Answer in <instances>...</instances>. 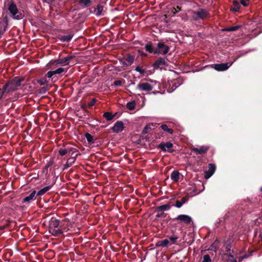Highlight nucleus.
Here are the masks:
<instances>
[{
    "instance_id": "nucleus-1",
    "label": "nucleus",
    "mask_w": 262,
    "mask_h": 262,
    "mask_svg": "<svg viewBox=\"0 0 262 262\" xmlns=\"http://www.w3.org/2000/svg\"><path fill=\"white\" fill-rule=\"evenodd\" d=\"M144 49L146 51L154 54H162L165 55L169 51V47L163 41H159L154 47L151 41H148L145 45Z\"/></svg>"
},
{
    "instance_id": "nucleus-2",
    "label": "nucleus",
    "mask_w": 262,
    "mask_h": 262,
    "mask_svg": "<svg viewBox=\"0 0 262 262\" xmlns=\"http://www.w3.org/2000/svg\"><path fill=\"white\" fill-rule=\"evenodd\" d=\"M25 80L23 77L16 76L12 79L8 80L5 84L3 86L4 92L7 91V92L11 93L18 90V87L21 85V82Z\"/></svg>"
},
{
    "instance_id": "nucleus-3",
    "label": "nucleus",
    "mask_w": 262,
    "mask_h": 262,
    "mask_svg": "<svg viewBox=\"0 0 262 262\" xmlns=\"http://www.w3.org/2000/svg\"><path fill=\"white\" fill-rule=\"evenodd\" d=\"M7 9L10 13V16L13 19L20 20L24 17V13L18 9L13 0L9 1Z\"/></svg>"
},
{
    "instance_id": "nucleus-4",
    "label": "nucleus",
    "mask_w": 262,
    "mask_h": 262,
    "mask_svg": "<svg viewBox=\"0 0 262 262\" xmlns=\"http://www.w3.org/2000/svg\"><path fill=\"white\" fill-rule=\"evenodd\" d=\"M192 14L194 20H203L209 16V13L205 9L200 8L198 11H192Z\"/></svg>"
},
{
    "instance_id": "nucleus-5",
    "label": "nucleus",
    "mask_w": 262,
    "mask_h": 262,
    "mask_svg": "<svg viewBox=\"0 0 262 262\" xmlns=\"http://www.w3.org/2000/svg\"><path fill=\"white\" fill-rule=\"evenodd\" d=\"M168 59L166 57H159L153 63L154 69H162L164 66H168Z\"/></svg>"
},
{
    "instance_id": "nucleus-6",
    "label": "nucleus",
    "mask_w": 262,
    "mask_h": 262,
    "mask_svg": "<svg viewBox=\"0 0 262 262\" xmlns=\"http://www.w3.org/2000/svg\"><path fill=\"white\" fill-rule=\"evenodd\" d=\"M137 89L149 93L153 89V86L148 82H140L137 86Z\"/></svg>"
},
{
    "instance_id": "nucleus-7",
    "label": "nucleus",
    "mask_w": 262,
    "mask_h": 262,
    "mask_svg": "<svg viewBox=\"0 0 262 262\" xmlns=\"http://www.w3.org/2000/svg\"><path fill=\"white\" fill-rule=\"evenodd\" d=\"M172 147L173 144L170 142H167L166 143L161 142L157 146V148L160 149L163 151H168L170 153L174 151L173 149H171Z\"/></svg>"
},
{
    "instance_id": "nucleus-8",
    "label": "nucleus",
    "mask_w": 262,
    "mask_h": 262,
    "mask_svg": "<svg viewBox=\"0 0 262 262\" xmlns=\"http://www.w3.org/2000/svg\"><path fill=\"white\" fill-rule=\"evenodd\" d=\"M173 220H179L181 223L189 225L192 222V218L186 214H180L177 217L173 219Z\"/></svg>"
},
{
    "instance_id": "nucleus-9",
    "label": "nucleus",
    "mask_w": 262,
    "mask_h": 262,
    "mask_svg": "<svg viewBox=\"0 0 262 262\" xmlns=\"http://www.w3.org/2000/svg\"><path fill=\"white\" fill-rule=\"evenodd\" d=\"M231 63H221L213 64L214 69L217 71H224L227 70L232 64Z\"/></svg>"
},
{
    "instance_id": "nucleus-10",
    "label": "nucleus",
    "mask_w": 262,
    "mask_h": 262,
    "mask_svg": "<svg viewBox=\"0 0 262 262\" xmlns=\"http://www.w3.org/2000/svg\"><path fill=\"white\" fill-rule=\"evenodd\" d=\"M124 123L121 121H117L114 125L111 128L112 130L115 133H119L124 129Z\"/></svg>"
},
{
    "instance_id": "nucleus-11",
    "label": "nucleus",
    "mask_w": 262,
    "mask_h": 262,
    "mask_svg": "<svg viewBox=\"0 0 262 262\" xmlns=\"http://www.w3.org/2000/svg\"><path fill=\"white\" fill-rule=\"evenodd\" d=\"M135 56L128 53L125 55L123 58L122 63L123 65L128 66H130L134 61Z\"/></svg>"
},
{
    "instance_id": "nucleus-12",
    "label": "nucleus",
    "mask_w": 262,
    "mask_h": 262,
    "mask_svg": "<svg viewBox=\"0 0 262 262\" xmlns=\"http://www.w3.org/2000/svg\"><path fill=\"white\" fill-rule=\"evenodd\" d=\"M216 169V166L214 164H208V170L205 171L204 177L206 179L210 178L214 173Z\"/></svg>"
},
{
    "instance_id": "nucleus-13",
    "label": "nucleus",
    "mask_w": 262,
    "mask_h": 262,
    "mask_svg": "<svg viewBox=\"0 0 262 262\" xmlns=\"http://www.w3.org/2000/svg\"><path fill=\"white\" fill-rule=\"evenodd\" d=\"M75 57L74 55L68 56L64 58H59L55 61L57 64H62L63 65H68L70 63V60Z\"/></svg>"
},
{
    "instance_id": "nucleus-14",
    "label": "nucleus",
    "mask_w": 262,
    "mask_h": 262,
    "mask_svg": "<svg viewBox=\"0 0 262 262\" xmlns=\"http://www.w3.org/2000/svg\"><path fill=\"white\" fill-rule=\"evenodd\" d=\"M209 149V146H202L199 148L193 147L191 149V151L195 152L196 154L202 155L207 152Z\"/></svg>"
},
{
    "instance_id": "nucleus-15",
    "label": "nucleus",
    "mask_w": 262,
    "mask_h": 262,
    "mask_svg": "<svg viewBox=\"0 0 262 262\" xmlns=\"http://www.w3.org/2000/svg\"><path fill=\"white\" fill-rule=\"evenodd\" d=\"M59 226V221L52 217L49 221V229L57 228Z\"/></svg>"
},
{
    "instance_id": "nucleus-16",
    "label": "nucleus",
    "mask_w": 262,
    "mask_h": 262,
    "mask_svg": "<svg viewBox=\"0 0 262 262\" xmlns=\"http://www.w3.org/2000/svg\"><path fill=\"white\" fill-rule=\"evenodd\" d=\"M78 155L79 154L77 153L74 157H70L68 159L67 163L64 165L63 170H65L70 167L72 164L75 162L76 159Z\"/></svg>"
},
{
    "instance_id": "nucleus-17",
    "label": "nucleus",
    "mask_w": 262,
    "mask_h": 262,
    "mask_svg": "<svg viewBox=\"0 0 262 262\" xmlns=\"http://www.w3.org/2000/svg\"><path fill=\"white\" fill-rule=\"evenodd\" d=\"M36 194V192L35 190H33L28 196L25 197L23 200V203L26 202H30L31 201L35 200L36 199L35 195Z\"/></svg>"
},
{
    "instance_id": "nucleus-18",
    "label": "nucleus",
    "mask_w": 262,
    "mask_h": 262,
    "mask_svg": "<svg viewBox=\"0 0 262 262\" xmlns=\"http://www.w3.org/2000/svg\"><path fill=\"white\" fill-rule=\"evenodd\" d=\"M73 37V34H69L68 35H59L58 38L62 42H70Z\"/></svg>"
},
{
    "instance_id": "nucleus-19",
    "label": "nucleus",
    "mask_w": 262,
    "mask_h": 262,
    "mask_svg": "<svg viewBox=\"0 0 262 262\" xmlns=\"http://www.w3.org/2000/svg\"><path fill=\"white\" fill-rule=\"evenodd\" d=\"M180 173L178 170H174L170 174L171 179L173 182H177L180 179Z\"/></svg>"
},
{
    "instance_id": "nucleus-20",
    "label": "nucleus",
    "mask_w": 262,
    "mask_h": 262,
    "mask_svg": "<svg viewBox=\"0 0 262 262\" xmlns=\"http://www.w3.org/2000/svg\"><path fill=\"white\" fill-rule=\"evenodd\" d=\"M169 243V241L168 239H164L162 241H158L156 244V247H166L168 246V245Z\"/></svg>"
},
{
    "instance_id": "nucleus-21",
    "label": "nucleus",
    "mask_w": 262,
    "mask_h": 262,
    "mask_svg": "<svg viewBox=\"0 0 262 262\" xmlns=\"http://www.w3.org/2000/svg\"><path fill=\"white\" fill-rule=\"evenodd\" d=\"M55 184L54 182L52 185H49L46 187H45L42 189H40L38 192L36 194V196H41L43 195L46 192L49 191L52 187V186Z\"/></svg>"
},
{
    "instance_id": "nucleus-22",
    "label": "nucleus",
    "mask_w": 262,
    "mask_h": 262,
    "mask_svg": "<svg viewBox=\"0 0 262 262\" xmlns=\"http://www.w3.org/2000/svg\"><path fill=\"white\" fill-rule=\"evenodd\" d=\"M74 148L71 147V148H60L59 149L58 152L59 155L61 156H63L66 155V154H70L71 151L73 150Z\"/></svg>"
},
{
    "instance_id": "nucleus-23",
    "label": "nucleus",
    "mask_w": 262,
    "mask_h": 262,
    "mask_svg": "<svg viewBox=\"0 0 262 262\" xmlns=\"http://www.w3.org/2000/svg\"><path fill=\"white\" fill-rule=\"evenodd\" d=\"M232 242L233 241L231 238H229L225 243L226 250L228 253H229L230 256L231 254L233 253V251L232 250H231V244Z\"/></svg>"
},
{
    "instance_id": "nucleus-24",
    "label": "nucleus",
    "mask_w": 262,
    "mask_h": 262,
    "mask_svg": "<svg viewBox=\"0 0 262 262\" xmlns=\"http://www.w3.org/2000/svg\"><path fill=\"white\" fill-rule=\"evenodd\" d=\"M241 8V5L238 1L234 0L232 3V6L230 8V10L233 12H237Z\"/></svg>"
},
{
    "instance_id": "nucleus-25",
    "label": "nucleus",
    "mask_w": 262,
    "mask_h": 262,
    "mask_svg": "<svg viewBox=\"0 0 262 262\" xmlns=\"http://www.w3.org/2000/svg\"><path fill=\"white\" fill-rule=\"evenodd\" d=\"M171 205L169 204H165L161 206H157L156 208V211L158 212H162L164 211L168 210L170 209Z\"/></svg>"
},
{
    "instance_id": "nucleus-26",
    "label": "nucleus",
    "mask_w": 262,
    "mask_h": 262,
    "mask_svg": "<svg viewBox=\"0 0 262 262\" xmlns=\"http://www.w3.org/2000/svg\"><path fill=\"white\" fill-rule=\"evenodd\" d=\"M49 231L52 235L56 237L58 236L60 234H61L63 233L62 230L60 228L58 229H55V228L49 229Z\"/></svg>"
},
{
    "instance_id": "nucleus-27",
    "label": "nucleus",
    "mask_w": 262,
    "mask_h": 262,
    "mask_svg": "<svg viewBox=\"0 0 262 262\" xmlns=\"http://www.w3.org/2000/svg\"><path fill=\"white\" fill-rule=\"evenodd\" d=\"M103 10V6L101 5H98L94 9V13H95L96 15L97 16H100L102 15V12Z\"/></svg>"
},
{
    "instance_id": "nucleus-28",
    "label": "nucleus",
    "mask_w": 262,
    "mask_h": 262,
    "mask_svg": "<svg viewBox=\"0 0 262 262\" xmlns=\"http://www.w3.org/2000/svg\"><path fill=\"white\" fill-rule=\"evenodd\" d=\"M116 115V114L113 115L111 112H106L103 114V117H104L107 121H111L115 117Z\"/></svg>"
},
{
    "instance_id": "nucleus-29",
    "label": "nucleus",
    "mask_w": 262,
    "mask_h": 262,
    "mask_svg": "<svg viewBox=\"0 0 262 262\" xmlns=\"http://www.w3.org/2000/svg\"><path fill=\"white\" fill-rule=\"evenodd\" d=\"M84 136H85V138L86 139L89 143H90L91 144L94 143L95 141H94V137L90 134H89L88 133H86L84 135Z\"/></svg>"
},
{
    "instance_id": "nucleus-30",
    "label": "nucleus",
    "mask_w": 262,
    "mask_h": 262,
    "mask_svg": "<svg viewBox=\"0 0 262 262\" xmlns=\"http://www.w3.org/2000/svg\"><path fill=\"white\" fill-rule=\"evenodd\" d=\"M160 127L162 130L170 134H172L173 133V130L172 128H169L166 124H162Z\"/></svg>"
},
{
    "instance_id": "nucleus-31",
    "label": "nucleus",
    "mask_w": 262,
    "mask_h": 262,
    "mask_svg": "<svg viewBox=\"0 0 262 262\" xmlns=\"http://www.w3.org/2000/svg\"><path fill=\"white\" fill-rule=\"evenodd\" d=\"M241 26L237 25V26H233L231 27L224 28L223 30L224 31H227V32L235 31L238 30L239 28H241Z\"/></svg>"
},
{
    "instance_id": "nucleus-32",
    "label": "nucleus",
    "mask_w": 262,
    "mask_h": 262,
    "mask_svg": "<svg viewBox=\"0 0 262 262\" xmlns=\"http://www.w3.org/2000/svg\"><path fill=\"white\" fill-rule=\"evenodd\" d=\"M135 105H136L135 101H130V102H127V103L126 104V107L129 110L132 111V110H134L135 109Z\"/></svg>"
},
{
    "instance_id": "nucleus-33",
    "label": "nucleus",
    "mask_w": 262,
    "mask_h": 262,
    "mask_svg": "<svg viewBox=\"0 0 262 262\" xmlns=\"http://www.w3.org/2000/svg\"><path fill=\"white\" fill-rule=\"evenodd\" d=\"M37 82L40 85H43L46 84H47L49 82V80H48L47 78L44 77L41 79H37Z\"/></svg>"
},
{
    "instance_id": "nucleus-34",
    "label": "nucleus",
    "mask_w": 262,
    "mask_h": 262,
    "mask_svg": "<svg viewBox=\"0 0 262 262\" xmlns=\"http://www.w3.org/2000/svg\"><path fill=\"white\" fill-rule=\"evenodd\" d=\"M53 71L55 74H61L62 73H66L67 72V69L63 68H59Z\"/></svg>"
},
{
    "instance_id": "nucleus-35",
    "label": "nucleus",
    "mask_w": 262,
    "mask_h": 262,
    "mask_svg": "<svg viewBox=\"0 0 262 262\" xmlns=\"http://www.w3.org/2000/svg\"><path fill=\"white\" fill-rule=\"evenodd\" d=\"M3 23H4V25H3V32L4 33L6 31V29H7V26L8 25V18L7 16H5L4 17V19H3Z\"/></svg>"
},
{
    "instance_id": "nucleus-36",
    "label": "nucleus",
    "mask_w": 262,
    "mask_h": 262,
    "mask_svg": "<svg viewBox=\"0 0 262 262\" xmlns=\"http://www.w3.org/2000/svg\"><path fill=\"white\" fill-rule=\"evenodd\" d=\"M53 164H54V160H53V159H51L50 161H49L47 163V164H46V166H45V167L43 168V172H45V171H47L48 168L49 167L51 166Z\"/></svg>"
},
{
    "instance_id": "nucleus-37",
    "label": "nucleus",
    "mask_w": 262,
    "mask_h": 262,
    "mask_svg": "<svg viewBox=\"0 0 262 262\" xmlns=\"http://www.w3.org/2000/svg\"><path fill=\"white\" fill-rule=\"evenodd\" d=\"M135 70L142 75H144L146 72L145 70L142 68L140 66H137Z\"/></svg>"
},
{
    "instance_id": "nucleus-38",
    "label": "nucleus",
    "mask_w": 262,
    "mask_h": 262,
    "mask_svg": "<svg viewBox=\"0 0 262 262\" xmlns=\"http://www.w3.org/2000/svg\"><path fill=\"white\" fill-rule=\"evenodd\" d=\"M49 89L47 86H43L38 90V92L40 94H45L49 90Z\"/></svg>"
},
{
    "instance_id": "nucleus-39",
    "label": "nucleus",
    "mask_w": 262,
    "mask_h": 262,
    "mask_svg": "<svg viewBox=\"0 0 262 262\" xmlns=\"http://www.w3.org/2000/svg\"><path fill=\"white\" fill-rule=\"evenodd\" d=\"M211 260L208 254H205L203 256V260L202 262H211Z\"/></svg>"
},
{
    "instance_id": "nucleus-40",
    "label": "nucleus",
    "mask_w": 262,
    "mask_h": 262,
    "mask_svg": "<svg viewBox=\"0 0 262 262\" xmlns=\"http://www.w3.org/2000/svg\"><path fill=\"white\" fill-rule=\"evenodd\" d=\"M181 7H179V6H177L176 8H173V9L171 11V12L173 13V14L175 15L177 13H178L179 11H181Z\"/></svg>"
},
{
    "instance_id": "nucleus-41",
    "label": "nucleus",
    "mask_w": 262,
    "mask_h": 262,
    "mask_svg": "<svg viewBox=\"0 0 262 262\" xmlns=\"http://www.w3.org/2000/svg\"><path fill=\"white\" fill-rule=\"evenodd\" d=\"M167 214L164 213L163 211L162 212H159L158 214H156V218H160V217H163L164 218L166 216Z\"/></svg>"
},
{
    "instance_id": "nucleus-42",
    "label": "nucleus",
    "mask_w": 262,
    "mask_h": 262,
    "mask_svg": "<svg viewBox=\"0 0 262 262\" xmlns=\"http://www.w3.org/2000/svg\"><path fill=\"white\" fill-rule=\"evenodd\" d=\"M97 99H95V98H93L92 100H91V101L88 102V106L89 107H92L93 106H94L95 105V104L96 103V102H97Z\"/></svg>"
},
{
    "instance_id": "nucleus-43",
    "label": "nucleus",
    "mask_w": 262,
    "mask_h": 262,
    "mask_svg": "<svg viewBox=\"0 0 262 262\" xmlns=\"http://www.w3.org/2000/svg\"><path fill=\"white\" fill-rule=\"evenodd\" d=\"M55 75L54 73V71H49L47 74L45 75V77L47 78H52V77Z\"/></svg>"
},
{
    "instance_id": "nucleus-44",
    "label": "nucleus",
    "mask_w": 262,
    "mask_h": 262,
    "mask_svg": "<svg viewBox=\"0 0 262 262\" xmlns=\"http://www.w3.org/2000/svg\"><path fill=\"white\" fill-rule=\"evenodd\" d=\"M1 91L0 92V99L3 97V96H6L7 94H10L9 92H7V91L4 92L3 90V88L1 90Z\"/></svg>"
},
{
    "instance_id": "nucleus-45",
    "label": "nucleus",
    "mask_w": 262,
    "mask_h": 262,
    "mask_svg": "<svg viewBox=\"0 0 262 262\" xmlns=\"http://www.w3.org/2000/svg\"><path fill=\"white\" fill-rule=\"evenodd\" d=\"M178 237L173 236L169 237L170 241L172 242V244H175L178 239Z\"/></svg>"
},
{
    "instance_id": "nucleus-46",
    "label": "nucleus",
    "mask_w": 262,
    "mask_h": 262,
    "mask_svg": "<svg viewBox=\"0 0 262 262\" xmlns=\"http://www.w3.org/2000/svg\"><path fill=\"white\" fill-rule=\"evenodd\" d=\"M122 84V82L121 80H115L114 82V85L116 86H121Z\"/></svg>"
},
{
    "instance_id": "nucleus-47",
    "label": "nucleus",
    "mask_w": 262,
    "mask_h": 262,
    "mask_svg": "<svg viewBox=\"0 0 262 262\" xmlns=\"http://www.w3.org/2000/svg\"><path fill=\"white\" fill-rule=\"evenodd\" d=\"M76 151L78 152V150H77V149L75 148H74L73 150L71 151V154H69V155L71 156V157H74V156L76 154H75V152Z\"/></svg>"
},
{
    "instance_id": "nucleus-48",
    "label": "nucleus",
    "mask_w": 262,
    "mask_h": 262,
    "mask_svg": "<svg viewBox=\"0 0 262 262\" xmlns=\"http://www.w3.org/2000/svg\"><path fill=\"white\" fill-rule=\"evenodd\" d=\"M182 205V203H181V201L179 200H177L174 205V206L178 208H180Z\"/></svg>"
},
{
    "instance_id": "nucleus-49",
    "label": "nucleus",
    "mask_w": 262,
    "mask_h": 262,
    "mask_svg": "<svg viewBox=\"0 0 262 262\" xmlns=\"http://www.w3.org/2000/svg\"><path fill=\"white\" fill-rule=\"evenodd\" d=\"M189 197L188 196H185L183 197L181 201V203L183 205L184 203H185L188 200Z\"/></svg>"
},
{
    "instance_id": "nucleus-50",
    "label": "nucleus",
    "mask_w": 262,
    "mask_h": 262,
    "mask_svg": "<svg viewBox=\"0 0 262 262\" xmlns=\"http://www.w3.org/2000/svg\"><path fill=\"white\" fill-rule=\"evenodd\" d=\"M249 0H241V3L244 6H247Z\"/></svg>"
},
{
    "instance_id": "nucleus-51",
    "label": "nucleus",
    "mask_w": 262,
    "mask_h": 262,
    "mask_svg": "<svg viewBox=\"0 0 262 262\" xmlns=\"http://www.w3.org/2000/svg\"><path fill=\"white\" fill-rule=\"evenodd\" d=\"M150 128L149 127H148V125H146V126L144 127V129H143V133L144 134H147V133H148V129H150Z\"/></svg>"
},
{
    "instance_id": "nucleus-52",
    "label": "nucleus",
    "mask_w": 262,
    "mask_h": 262,
    "mask_svg": "<svg viewBox=\"0 0 262 262\" xmlns=\"http://www.w3.org/2000/svg\"><path fill=\"white\" fill-rule=\"evenodd\" d=\"M81 108L82 109V110L86 113H89V112L86 109V106L84 104H82L81 106Z\"/></svg>"
},
{
    "instance_id": "nucleus-53",
    "label": "nucleus",
    "mask_w": 262,
    "mask_h": 262,
    "mask_svg": "<svg viewBox=\"0 0 262 262\" xmlns=\"http://www.w3.org/2000/svg\"><path fill=\"white\" fill-rule=\"evenodd\" d=\"M140 55L142 57H146L147 56V53L143 52V51H139Z\"/></svg>"
},
{
    "instance_id": "nucleus-54",
    "label": "nucleus",
    "mask_w": 262,
    "mask_h": 262,
    "mask_svg": "<svg viewBox=\"0 0 262 262\" xmlns=\"http://www.w3.org/2000/svg\"><path fill=\"white\" fill-rule=\"evenodd\" d=\"M137 143L138 144H141V145H145V143H144V144H142V140H141V139H138V140L137 141Z\"/></svg>"
},
{
    "instance_id": "nucleus-55",
    "label": "nucleus",
    "mask_w": 262,
    "mask_h": 262,
    "mask_svg": "<svg viewBox=\"0 0 262 262\" xmlns=\"http://www.w3.org/2000/svg\"><path fill=\"white\" fill-rule=\"evenodd\" d=\"M253 252L252 251L250 254V255H252V253ZM249 256V255H247V254H245L243 257H242V258H247L248 256Z\"/></svg>"
},
{
    "instance_id": "nucleus-56",
    "label": "nucleus",
    "mask_w": 262,
    "mask_h": 262,
    "mask_svg": "<svg viewBox=\"0 0 262 262\" xmlns=\"http://www.w3.org/2000/svg\"><path fill=\"white\" fill-rule=\"evenodd\" d=\"M3 28V26L2 25V20L0 18V29Z\"/></svg>"
},
{
    "instance_id": "nucleus-57",
    "label": "nucleus",
    "mask_w": 262,
    "mask_h": 262,
    "mask_svg": "<svg viewBox=\"0 0 262 262\" xmlns=\"http://www.w3.org/2000/svg\"><path fill=\"white\" fill-rule=\"evenodd\" d=\"M3 28L2 29H0V35L2 34H3L4 33L3 32Z\"/></svg>"
},
{
    "instance_id": "nucleus-58",
    "label": "nucleus",
    "mask_w": 262,
    "mask_h": 262,
    "mask_svg": "<svg viewBox=\"0 0 262 262\" xmlns=\"http://www.w3.org/2000/svg\"><path fill=\"white\" fill-rule=\"evenodd\" d=\"M43 2H46L48 4H50V3L48 0H43Z\"/></svg>"
},
{
    "instance_id": "nucleus-59",
    "label": "nucleus",
    "mask_w": 262,
    "mask_h": 262,
    "mask_svg": "<svg viewBox=\"0 0 262 262\" xmlns=\"http://www.w3.org/2000/svg\"><path fill=\"white\" fill-rule=\"evenodd\" d=\"M219 242V241L217 239H216L214 242V243H213V245H214L216 243H218Z\"/></svg>"
},
{
    "instance_id": "nucleus-60",
    "label": "nucleus",
    "mask_w": 262,
    "mask_h": 262,
    "mask_svg": "<svg viewBox=\"0 0 262 262\" xmlns=\"http://www.w3.org/2000/svg\"><path fill=\"white\" fill-rule=\"evenodd\" d=\"M259 237H260V238L261 240L262 241V234H261V233H260V234H259Z\"/></svg>"
},
{
    "instance_id": "nucleus-61",
    "label": "nucleus",
    "mask_w": 262,
    "mask_h": 262,
    "mask_svg": "<svg viewBox=\"0 0 262 262\" xmlns=\"http://www.w3.org/2000/svg\"><path fill=\"white\" fill-rule=\"evenodd\" d=\"M152 93H153L154 94H156V93H159V91H157V92H153Z\"/></svg>"
},
{
    "instance_id": "nucleus-62",
    "label": "nucleus",
    "mask_w": 262,
    "mask_h": 262,
    "mask_svg": "<svg viewBox=\"0 0 262 262\" xmlns=\"http://www.w3.org/2000/svg\"><path fill=\"white\" fill-rule=\"evenodd\" d=\"M145 139H146L147 141H149V138H148V137H145Z\"/></svg>"
},
{
    "instance_id": "nucleus-63",
    "label": "nucleus",
    "mask_w": 262,
    "mask_h": 262,
    "mask_svg": "<svg viewBox=\"0 0 262 262\" xmlns=\"http://www.w3.org/2000/svg\"><path fill=\"white\" fill-rule=\"evenodd\" d=\"M51 2H53L55 1V0H50Z\"/></svg>"
},
{
    "instance_id": "nucleus-64",
    "label": "nucleus",
    "mask_w": 262,
    "mask_h": 262,
    "mask_svg": "<svg viewBox=\"0 0 262 262\" xmlns=\"http://www.w3.org/2000/svg\"><path fill=\"white\" fill-rule=\"evenodd\" d=\"M260 190L261 191H262V187H261Z\"/></svg>"
}]
</instances>
